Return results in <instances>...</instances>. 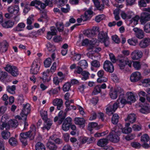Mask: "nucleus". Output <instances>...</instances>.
<instances>
[{"instance_id":"58","label":"nucleus","mask_w":150,"mask_h":150,"mask_svg":"<svg viewBox=\"0 0 150 150\" xmlns=\"http://www.w3.org/2000/svg\"><path fill=\"white\" fill-rule=\"evenodd\" d=\"M112 37L113 40L116 43H119L120 42V39L116 35H113Z\"/></svg>"},{"instance_id":"33","label":"nucleus","mask_w":150,"mask_h":150,"mask_svg":"<svg viewBox=\"0 0 150 150\" xmlns=\"http://www.w3.org/2000/svg\"><path fill=\"white\" fill-rule=\"evenodd\" d=\"M16 89V86L15 85H13L11 86H8L6 87L7 91L9 93L12 94L15 93V90Z\"/></svg>"},{"instance_id":"57","label":"nucleus","mask_w":150,"mask_h":150,"mask_svg":"<svg viewBox=\"0 0 150 150\" xmlns=\"http://www.w3.org/2000/svg\"><path fill=\"white\" fill-rule=\"evenodd\" d=\"M4 143L5 142L3 139L0 138V150H5Z\"/></svg>"},{"instance_id":"54","label":"nucleus","mask_w":150,"mask_h":150,"mask_svg":"<svg viewBox=\"0 0 150 150\" xmlns=\"http://www.w3.org/2000/svg\"><path fill=\"white\" fill-rule=\"evenodd\" d=\"M144 30L147 33L150 32V23H148L145 24L144 27Z\"/></svg>"},{"instance_id":"61","label":"nucleus","mask_w":150,"mask_h":150,"mask_svg":"<svg viewBox=\"0 0 150 150\" xmlns=\"http://www.w3.org/2000/svg\"><path fill=\"white\" fill-rule=\"evenodd\" d=\"M25 25L24 23H19L17 26L16 28V30L17 31H20L21 30L19 29V28H23L25 27Z\"/></svg>"},{"instance_id":"31","label":"nucleus","mask_w":150,"mask_h":150,"mask_svg":"<svg viewBox=\"0 0 150 150\" xmlns=\"http://www.w3.org/2000/svg\"><path fill=\"white\" fill-rule=\"evenodd\" d=\"M47 148L50 150H56L57 146L55 144L52 142H49L47 144Z\"/></svg>"},{"instance_id":"64","label":"nucleus","mask_w":150,"mask_h":150,"mask_svg":"<svg viewBox=\"0 0 150 150\" xmlns=\"http://www.w3.org/2000/svg\"><path fill=\"white\" fill-rule=\"evenodd\" d=\"M53 40L55 42H58L62 41V38L60 36H58L54 37Z\"/></svg>"},{"instance_id":"52","label":"nucleus","mask_w":150,"mask_h":150,"mask_svg":"<svg viewBox=\"0 0 150 150\" xmlns=\"http://www.w3.org/2000/svg\"><path fill=\"white\" fill-rule=\"evenodd\" d=\"M133 65L135 69L138 70L141 69V65L140 63L138 62H133Z\"/></svg>"},{"instance_id":"36","label":"nucleus","mask_w":150,"mask_h":150,"mask_svg":"<svg viewBox=\"0 0 150 150\" xmlns=\"http://www.w3.org/2000/svg\"><path fill=\"white\" fill-rule=\"evenodd\" d=\"M1 135L2 138L4 139H7L10 136V132H9L4 130L1 133Z\"/></svg>"},{"instance_id":"30","label":"nucleus","mask_w":150,"mask_h":150,"mask_svg":"<svg viewBox=\"0 0 150 150\" xmlns=\"http://www.w3.org/2000/svg\"><path fill=\"white\" fill-rule=\"evenodd\" d=\"M108 140L107 137L106 139H100L98 141L97 145L100 146L104 147L108 143Z\"/></svg>"},{"instance_id":"18","label":"nucleus","mask_w":150,"mask_h":150,"mask_svg":"<svg viewBox=\"0 0 150 150\" xmlns=\"http://www.w3.org/2000/svg\"><path fill=\"white\" fill-rule=\"evenodd\" d=\"M102 127V125H98L96 122H91L88 124V129L90 132H91L93 128H95L96 130H98Z\"/></svg>"},{"instance_id":"62","label":"nucleus","mask_w":150,"mask_h":150,"mask_svg":"<svg viewBox=\"0 0 150 150\" xmlns=\"http://www.w3.org/2000/svg\"><path fill=\"white\" fill-rule=\"evenodd\" d=\"M132 129L135 131H139L141 129V126L137 125H134L132 127Z\"/></svg>"},{"instance_id":"24","label":"nucleus","mask_w":150,"mask_h":150,"mask_svg":"<svg viewBox=\"0 0 150 150\" xmlns=\"http://www.w3.org/2000/svg\"><path fill=\"white\" fill-rule=\"evenodd\" d=\"M40 5L41 8L42 9H44L46 6L44 3L38 0L32 1L30 3V5L31 6H35L36 8H38V7L35 5Z\"/></svg>"},{"instance_id":"46","label":"nucleus","mask_w":150,"mask_h":150,"mask_svg":"<svg viewBox=\"0 0 150 150\" xmlns=\"http://www.w3.org/2000/svg\"><path fill=\"white\" fill-rule=\"evenodd\" d=\"M51 64V59L50 58H47L44 62V66L46 67H50Z\"/></svg>"},{"instance_id":"44","label":"nucleus","mask_w":150,"mask_h":150,"mask_svg":"<svg viewBox=\"0 0 150 150\" xmlns=\"http://www.w3.org/2000/svg\"><path fill=\"white\" fill-rule=\"evenodd\" d=\"M56 26L59 32H62L64 30V26L62 23L57 22L56 23Z\"/></svg>"},{"instance_id":"25","label":"nucleus","mask_w":150,"mask_h":150,"mask_svg":"<svg viewBox=\"0 0 150 150\" xmlns=\"http://www.w3.org/2000/svg\"><path fill=\"white\" fill-rule=\"evenodd\" d=\"M75 123L76 124L80 125L82 128L84 126L85 120L83 118L76 117L74 119Z\"/></svg>"},{"instance_id":"55","label":"nucleus","mask_w":150,"mask_h":150,"mask_svg":"<svg viewBox=\"0 0 150 150\" xmlns=\"http://www.w3.org/2000/svg\"><path fill=\"white\" fill-rule=\"evenodd\" d=\"M128 43L131 45L135 46L138 43L137 40L132 39H129L128 40Z\"/></svg>"},{"instance_id":"16","label":"nucleus","mask_w":150,"mask_h":150,"mask_svg":"<svg viewBox=\"0 0 150 150\" xmlns=\"http://www.w3.org/2000/svg\"><path fill=\"white\" fill-rule=\"evenodd\" d=\"M98 29V27H93L91 30L86 31L87 36L88 37H91L97 34L99 32Z\"/></svg>"},{"instance_id":"13","label":"nucleus","mask_w":150,"mask_h":150,"mask_svg":"<svg viewBox=\"0 0 150 150\" xmlns=\"http://www.w3.org/2000/svg\"><path fill=\"white\" fill-rule=\"evenodd\" d=\"M150 21V14L149 13L144 12L141 15L140 21L142 24L145 23L146 22Z\"/></svg>"},{"instance_id":"51","label":"nucleus","mask_w":150,"mask_h":150,"mask_svg":"<svg viewBox=\"0 0 150 150\" xmlns=\"http://www.w3.org/2000/svg\"><path fill=\"white\" fill-rule=\"evenodd\" d=\"M105 16L104 15H100L97 16L95 18V21L97 22H100L101 21L105 18Z\"/></svg>"},{"instance_id":"38","label":"nucleus","mask_w":150,"mask_h":150,"mask_svg":"<svg viewBox=\"0 0 150 150\" xmlns=\"http://www.w3.org/2000/svg\"><path fill=\"white\" fill-rule=\"evenodd\" d=\"M9 144L13 146H16L18 144L17 140L13 137H12L9 139Z\"/></svg>"},{"instance_id":"29","label":"nucleus","mask_w":150,"mask_h":150,"mask_svg":"<svg viewBox=\"0 0 150 150\" xmlns=\"http://www.w3.org/2000/svg\"><path fill=\"white\" fill-rule=\"evenodd\" d=\"M1 46L0 50L2 52H6L8 47V44L6 41H4L0 43Z\"/></svg>"},{"instance_id":"39","label":"nucleus","mask_w":150,"mask_h":150,"mask_svg":"<svg viewBox=\"0 0 150 150\" xmlns=\"http://www.w3.org/2000/svg\"><path fill=\"white\" fill-rule=\"evenodd\" d=\"M122 132L124 134H128L130 133L132 131V129L131 127L125 126L124 128L121 129Z\"/></svg>"},{"instance_id":"5","label":"nucleus","mask_w":150,"mask_h":150,"mask_svg":"<svg viewBox=\"0 0 150 150\" xmlns=\"http://www.w3.org/2000/svg\"><path fill=\"white\" fill-rule=\"evenodd\" d=\"M98 38L101 42H103L105 46L108 47L109 44V38L106 33L102 31L99 33L98 34Z\"/></svg>"},{"instance_id":"53","label":"nucleus","mask_w":150,"mask_h":150,"mask_svg":"<svg viewBox=\"0 0 150 150\" xmlns=\"http://www.w3.org/2000/svg\"><path fill=\"white\" fill-rule=\"evenodd\" d=\"M91 64L92 66L96 68L99 67L100 65L99 62L97 60L92 61Z\"/></svg>"},{"instance_id":"48","label":"nucleus","mask_w":150,"mask_h":150,"mask_svg":"<svg viewBox=\"0 0 150 150\" xmlns=\"http://www.w3.org/2000/svg\"><path fill=\"white\" fill-rule=\"evenodd\" d=\"M40 115L42 117V119L45 120L47 119V111L41 110L40 111Z\"/></svg>"},{"instance_id":"6","label":"nucleus","mask_w":150,"mask_h":150,"mask_svg":"<svg viewBox=\"0 0 150 150\" xmlns=\"http://www.w3.org/2000/svg\"><path fill=\"white\" fill-rule=\"evenodd\" d=\"M5 69L13 76L16 77L19 74L18 69L15 66H12L8 64L6 65Z\"/></svg>"},{"instance_id":"22","label":"nucleus","mask_w":150,"mask_h":150,"mask_svg":"<svg viewBox=\"0 0 150 150\" xmlns=\"http://www.w3.org/2000/svg\"><path fill=\"white\" fill-rule=\"evenodd\" d=\"M150 44V39L145 38L142 40L140 42L139 45L142 48H145Z\"/></svg>"},{"instance_id":"47","label":"nucleus","mask_w":150,"mask_h":150,"mask_svg":"<svg viewBox=\"0 0 150 150\" xmlns=\"http://www.w3.org/2000/svg\"><path fill=\"white\" fill-rule=\"evenodd\" d=\"M78 64L79 65L83 67L84 68H86L88 66L87 62L85 60H81L79 62Z\"/></svg>"},{"instance_id":"15","label":"nucleus","mask_w":150,"mask_h":150,"mask_svg":"<svg viewBox=\"0 0 150 150\" xmlns=\"http://www.w3.org/2000/svg\"><path fill=\"white\" fill-rule=\"evenodd\" d=\"M142 55L141 51L138 50H135L132 53L131 57L133 60H138L142 57Z\"/></svg>"},{"instance_id":"23","label":"nucleus","mask_w":150,"mask_h":150,"mask_svg":"<svg viewBox=\"0 0 150 150\" xmlns=\"http://www.w3.org/2000/svg\"><path fill=\"white\" fill-rule=\"evenodd\" d=\"M119 88H121L120 87H117V88L115 89L114 91H111L110 93V96L112 99H115L117 96V94H119L120 95L121 94V90L120 91V90H118Z\"/></svg>"},{"instance_id":"1","label":"nucleus","mask_w":150,"mask_h":150,"mask_svg":"<svg viewBox=\"0 0 150 150\" xmlns=\"http://www.w3.org/2000/svg\"><path fill=\"white\" fill-rule=\"evenodd\" d=\"M118 90H121V94L119 95V98L117 101L115 103L112 105L108 104L106 109V113L109 115H111L113 114V112L117 110L118 107L120 106V102L122 104V107L127 103H129L128 100L125 99L123 90L121 88H119Z\"/></svg>"},{"instance_id":"42","label":"nucleus","mask_w":150,"mask_h":150,"mask_svg":"<svg viewBox=\"0 0 150 150\" xmlns=\"http://www.w3.org/2000/svg\"><path fill=\"white\" fill-rule=\"evenodd\" d=\"M149 137L147 134H145L141 137V141L144 143L148 142L149 140Z\"/></svg>"},{"instance_id":"34","label":"nucleus","mask_w":150,"mask_h":150,"mask_svg":"<svg viewBox=\"0 0 150 150\" xmlns=\"http://www.w3.org/2000/svg\"><path fill=\"white\" fill-rule=\"evenodd\" d=\"M94 3L95 7L98 10L100 11H101L104 9V5L102 4L100 5V2L98 1V0L94 2Z\"/></svg>"},{"instance_id":"49","label":"nucleus","mask_w":150,"mask_h":150,"mask_svg":"<svg viewBox=\"0 0 150 150\" xmlns=\"http://www.w3.org/2000/svg\"><path fill=\"white\" fill-rule=\"evenodd\" d=\"M81 75L83 77L82 78V79L83 80H86L89 78V74L88 72L85 71H83L81 73Z\"/></svg>"},{"instance_id":"20","label":"nucleus","mask_w":150,"mask_h":150,"mask_svg":"<svg viewBox=\"0 0 150 150\" xmlns=\"http://www.w3.org/2000/svg\"><path fill=\"white\" fill-rule=\"evenodd\" d=\"M19 10V6L17 5H15L14 6H10L8 8V11L11 14H13L14 15L18 13Z\"/></svg>"},{"instance_id":"37","label":"nucleus","mask_w":150,"mask_h":150,"mask_svg":"<svg viewBox=\"0 0 150 150\" xmlns=\"http://www.w3.org/2000/svg\"><path fill=\"white\" fill-rule=\"evenodd\" d=\"M119 117L118 114H115L112 118L111 121L112 123L115 125L117 124L118 122Z\"/></svg>"},{"instance_id":"63","label":"nucleus","mask_w":150,"mask_h":150,"mask_svg":"<svg viewBox=\"0 0 150 150\" xmlns=\"http://www.w3.org/2000/svg\"><path fill=\"white\" fill-rule=\"evenodd\" d=\"M67 0H59L58 6H62L67 3Z\"/></svg>"},{"instance_id":"56","label":"nucleus","mask_w":150,"mask_h":150,"mask_svg":"<svg viewBox=\"0 0 150 150\" xmlns=\"http://www.w3.org/2000/svg\"><path fill=\"white\" fill-rule=\"evenodd\" d=\"M95 48L94 43H92L91 44H90L89 45L87 48V50L90 52H93V50Z\"/></svg>"},{"instance_id":"2","label":"nucleus","mask_w":150,"mask_h":150,"mask_svg":"<svg viewBox=\"0 0 150 150\" xmlns=\"http://www.w3.org/2000/svg\"><path fill=\"white\" fill-rule=\"evenodd\" d=\"M35 126L33 125L30 127V130L29 131L20 134V139L23 146H25L27 144V139L28 138H30V140L34 139L35 134Z\"/></svg>"},{"instance_id":"10","label":"nucleus","mask_w":150,"mask_h":150,"mask_svg":"<svg viewBox=\"0 0 150 150\" xmlns=\"http://www.w3.org/2000/svg\"><path fill=\"white\" fill-rule=\"evenodd\" d=\"M103 68L105 70L110 73L112 72L114 70V67L112 63L108 60H106L104 62Z\"/></svg>"},{"instance_id":"32","label":"nucleus","mask_w":150,"mask_h":150,"mask_svg":"<svg viewBox=\"0 0 150 150\" xmlns=\"http://www.w3.org/2000/svg\"><path fill=\"white\" fill-rule=\"evenodd\" d=\"M36 150H45V148L44 144L40 142H38L35 146Z\"/></svg>"},{"instance_id":"11","label":"nucleus","mask_w":150,"mask_h":150,"mask_svg":"<svg viewBox=\"0 0 150 150\" xmlns=\"http://www.w3.org/2000/svg\"><path fill=\"white\" fill-rule=\"evenodd\" d=\"M23 109L22 111L21 115L22 117H25V120L27 119V115L29 114L30 111V105L28 103L23 105Z\"/></svg>"},{"instance_id":"50","label":"nucleus","mask_w":150,"mask_h":150,"mask_svg":"<svg viewBox=\"0 0 150 150\" xmlns=\"http://www.w3.org/2000/svg\"><path fill=\"white\" fill-rule=\"evenodd\" d=\"M148 0H140L138 3L140 7H145L146 6V3H148Z\"/></svg>"},{"instance_id":"27","label":"nucleus","mask_w":150,"mask_h":150,"mask_svg":"<svg viewBox=\"0 0 150 150\" xmlns=\"http://www.w3.org/2000/svg\"><path fill=\"white\" fill-rule=\"evenodd\" d=\"M14 22L11 20L6 21L3 22L1 25L3 27L6 28H11L14 25Z\"/></svg>"},{"instance_id":"19","label":"nucleus","mask_w":150,"mask_h":150,"mask_svg":"<svg viewBox=\"0 0 150 150\" xmlns=\"http://www.w3.org/2000/svg\"><path fill=\"white\" fill-rule=\"evenodd\" d=\"M133 30L135 33V35L137 38L141 39L144 37V33L142 30L137 28H133Z\"/></svg>"},{"instance_id":"3","label":"nucleus","mask_w":150,"mask_h":150,"mask_svg":"<svg viewBox=\"0 0 150 150\" xmlns=\"http://www.w3.org/2000/svg\"><path fill=\"white\" fill-rule=\"evenodd\" d=\"M115 127L113 128V129L109 134L107 136V138L108 140L114 142H118L120 140L119 136L120 135V132L115 129Z\"/></svg>"},{"instance_id":"8","label":"nucleus","mask_w":150,"mask_h":150,"mask_svg":"<svg viewBox=\"0 0 150 150\" xmlns=\"http://www.w3.org/2000/svg\"><path fill=\"white\" fill-rule=\"evenodd\" d=\"M117 60L120 63H126L129 67H131L132 61L128 59L126 56L120 54L118 55Z\"/></svg>"},{"instance_id":"21","label":"nucleus","mask_w":150,"mask_h":150,"mask_svg":"<svg viewBox=\"0 0 150 150\" xmlns=\"http://www.w3.org/2000/svg\"><path fill=\"white\" fill-rule=\"evenodd\" d=\"M44 126L42 127L43 129H47L49 130L51 127L52 124V121L50 119L47 118L45 120H44Z\"/></svg>"},{"instance_id":"43","label":"nucleus","mask_w":150,"mask_h":150,"mask_svg":"<svg viewBox=\"0 0 150 150\" xmlns=\"http://www.w3.org/2000/svg\"><path fill=\"white\" fill-rule=\"evenodd\" d=\"M71 87V85L69 82L66 83L63 86V90L64 92L69 91Z\"/></svg>"},{"instance_id":"35","label":"nucleus","mask_w":150,"mask_h":150,"mask_svg":"<svg viewBox=\"0 0 150 150\" xmlns=\"http://www.w3.org/2000/svg\"><path fill=\"white\" fill-rule=\"evenodd\" d=\"M46 47L48 50L49 52H54L56 50L55 46L50 42H48L47 43Z\"/></svg>"},{"instance_id":"4","label":"nucleus","mask_w":150,"mask_h":150,"mask_svg":"<svg viewBox=\"0 0 150 150\" xmlns=\"http://www.w3.org/2000/svg\"><path fill=\"white\" fill-rule=\"evenodd\" d=\"M18 125L17 120L13 119L9 121L8 123L3 122L1 125L0 126V128L1 130H3L4 128H5L6 129L8 130L10 129V127L16 128Z\"/></svg>"},{"instance_id":"12","label":"nucleus","mask_w":150,"mask_h":150,"mask_svg":"<svg viewBox=\"0 0 150 150\" xmlns=\"http://www.w3.org/2000/svg\"><path fill=\"white\" fill-rule=\"evenodd\" d=\"M141 78V73L138 71L132 73L131 75L130 80L132 82H136L139 81Z\"/></svg>"},{"instance_id":"60","label":"nucleus","mask_w":150,"mask_h":150,"mask_svg":"<svg viewBox=\"0 0 150 150\" xmlns=\"http://www.w3.org/2000/svg\"><path fill=\"white\" fill-rule=\"evenodd\" d=\"M49 70H47L46 71H44L43 72L42 74L43 75V78H40L42 79V80L43 82L46 81V77L47 76V74H49Z\"/></svg>"},{"instance_id":"28","label":"nucleus","mask_w":150,"mask_h":150,"mask_svg":"<svg viewBox=\"0 0 150 150\" xmlns=\"http://www.w3.org/2000/svg\"><path fill=\"white\" fill-rule=\"evenodd\" d=\"M136 116L134 113H131L129 114L126 119H125V121H128L130 122L133 123L135 122L136 120Z\"/></svg>"},{"instance_id":"41","label":"nucleus","mask_w":150,"mask_h":150,"mask_svg":"<svg viewBox=\"0 0 150 150\" xmlns=\"http://www.w3.org/2000/svg\"><path fill=\"white\" fill-rule=\"evenodd\" d=\"M101 91V89L100 85L96 86L94 89V90L92 93L93 95H95L98 93H100Z\"/></svg>"},{"instance_id":"59","label":"nucleus","mask_w":150,"mask_h":150,"mask_svg":"<svg viewBox=\"0 0 150 150\" xmlns=\"http://www.w3.org/2000/svg\"><path fill=\"white\" fill-rule=\"evenodd\" d=\"M131 145L132 146L135 148H139L141 146L140 144L137 142H133L131 143Z\"/></svg>"},{"instance_id":"45","label":"nucleus","mask_w":150,"mask_h":150,"mask_svg":"<svg viewBox=\"0 0 150 150\" xmlns=\"http://www.w3.org/2000/svg\"><path fill=\"white\" fill-rule=\"evenodd\" d=\"M63 79V78L60 77L59 78L57 76H56L53 78V82L56 85H58L60 81H61Z\"/></svg>"},{"instance_id":"9","label":"nucleus","mask_w":150,"mask_h":150,"mask_svg":"<svg viewBox=\"0 0 150 150\" xmlns=\"http://www.w3.org/2000/svg\"><path fill=\"white\" fill-rule=\"evenodd\" d=\"M40 65L39 63L35 62H33L31 66L30 73L33 74H36L39 70Z\"/></svg>"},{"instance_id":"40","label":"nucleus","mask_w":150,"mask_h":150,"mask_svg":"<svg viewBox=\"0 0 150 150\" xmlns=\"http://www.w3.org/2000/svg\"><path fill=\"white\" fill-rule=\"evenodd\" d=\"M140 112L143 114H146L150 112V109L148 106H144L140 110Z\"/></svg>"},{"instance_id":"17","label":"nucleus","mask_w":150,"mask_h":150,"mask_svg":"<svg viewBox=\"0 0 150 150\" xmlns=\"http://www.w3.org/2000/svg\"><path fill=\"white\" fill-rule=\"evenodd\" d=\"M52 104L54 106H57V108L58 110H60L62 108L63 106V101L62 99L55 98L52 101Z\"/></svg>"},{"instance_id":"7","label":"nucleus","mask_w":150,"mask_h":150,"mask_svg":"<svg viewBox=\"0 0 150 150\" xmlns=\"http://www.w3.org/2000/svg\"><path fill=\"white\" fill-rule=\"evenodd\" d=\"M93 13V11L91 10H89L86 11L84 15H82L81 18H78L77 20V22L78 23H80L82 21H86L89 19L91 18V15Z\"/></svg>"},{"instance_id":"26","label":"nucleus","mask_w":150,"mask_h":150,"mask_svg":"<svg viewBox=\"0 0 150 150\" xmlns=\"http://www.w3.org/2000/svg\"><path fill=\"white\" fill-rule=\"evenodd\" d=\"M127 100L128 101L129 104H131V102H133L135 101L136 98L135 96L132 92H129L127 93Z\"/></svg>"},{"instance_id":"14","label":"nucleus","mask_w":150,"mask_h":150,"mask_svg":"<svg viewBox=\"0 0 150 150\" xmlns=\"http://www.w3.org/2000/svg\"><path fill=\"white\" fill-rule=\"evenodd\" d=\"M71 119L70 117H68L65 120L62 125V128L63 130L66 131L69 129L71 123Z\"/></svg>"}]
</instances>
